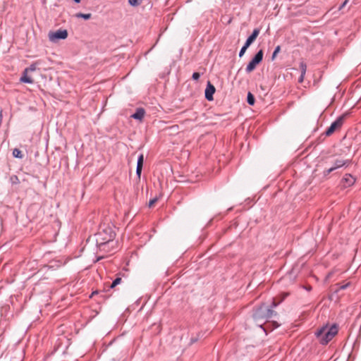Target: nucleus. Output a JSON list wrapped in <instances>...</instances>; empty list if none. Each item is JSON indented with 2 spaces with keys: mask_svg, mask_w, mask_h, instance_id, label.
<instances>
[{
  "mask_svg": "<svg viewBox=\"0 0 361 361\" xmlns=\"http://www.w3.org/2000/svg\"><path fill=\"white\" fill-rule=\"evenodd\" d=\"M275 315L276 312L274 310L262 305L254 310L252 317L256 324L262 328L264 323Z\"/></svg>",
  "mask_w": 361,
  "mask_h": 361,
  "instance_id": "nucleus-1",
  "label": "nucleus"
},
{
  "mask_svg": "<svg viewBox=\"0 0 361 361\" xmlns=\"http://www.w3.org/2000/svg\"><path fill=\"white\" fill-rule=\"evenodd\" d=\"M337 324H333L330 328L323 326L315 332L316 336L319 339V342L322 345H326L337 334Z\"/></svg>",
  "mask_w": 361,
  "mask_h": 361,
  "instance_id": "nucleus-2",
  "label": "nucleus"
},
{
  "mask_svg": "<svg viewBox=\"0 0 361 361\" xmlns=\"http://www.w3.org/2000/svg\"><path fill=\"white\" fill-rule=\"evenodd\" d=\"M115 233L110 227H105L97 234L96 241L99 246L112 242L115 238Z\"/></svg>",
  "mask_w": 361,
  "mask_h": 361,
  "instance_id": "nucleus-3",
  "label": "nucleus"
},
{
  "mask_svg": "<svg viewBox=\"0 0 361 361\" xmlns=\"http://www.w3.org/2000/svg\"><path fill=\"white\" fill-rule=\"evenodd\" d=\"M263 55L264 52L262 49H260L257 52L246 67L245 70L247 73H250L256 68L257 66L262 62Z\"/></svg>",
  "mask_w": 361,
  "mask_h": 361,
  "instance_id": "nucleus-4",
  "label": "nucleus"
},
{
  "mask_svg": "<svg viewBox=\"0 0 361 361\" xmlns=\"http://www.w3.org/2000/svg\"><path fill=\"white\" fill-rule=\"evenodd\" d=\"M345 119V116L342 115L336 118V121H334L331 126L326 129L324 134L326 136H330L337 129H339L341 128V126L343 124Z\"/></svg>",
  "mask_w": 361,
  "mask_h": 361,
  "instance_id": "nucleus-5",
  "label": "nucleus"
},
{
  "mask_svg": "<svg viewBox=\"0 0 361 361\" xmlns=\"http://www.w3.org/2000/svg\"><path fill=\"white\" fill-rule=\"evenodd\" d=\"M68 37V32L66 30H58L55 32H50L49 37L51 41L56 39H65Z\"/></svg>",
  "mask_w": 361,
  "mask_h": 361,
  "instance_id": "nucleus-6",
  "label": "nucleus"
},
{
  "mask_svg": "<svg viewBox=\"0 0 361 361\" xmlns=\"http://www.w3.org/2000/svg\"><path fill=\"white\" fill-rule=\"evenodd\" d=\"M215 91L214 86L210 82H208L204 92L205 98L208 101H212L214 99L213 94Z\"/></svg>",
  "mask_w": 361,
  "mask_h": 361,
  "instance_id": "nucleus-7",
  "label": "nucleus"
},
{
  "mask_svg": "<svg viewBox=\"0 0 361 361\" xmlns=\"http://www.w3.org/2000/svg\"><path fill=\"white\" fill-rule=\"evenodd\" d=\"M355 182V178L350 174H345L341 180L343 188H348L353 185Z\"/></svg>",
  "mask_w": 361,
  "mask_h": 361,
  "instance_id": "nucleus-8",
  "label": "nucleus"
},
{
  "mask_svg": "<svg viewBox=\"0 0 361 361\" xmlns=\"http://www.w3.org/2000/svg\"><path fill=\"white\" fill-rule=\"evenodd\" d=\"M350 163V161L348 159H336L334 161L332 166H331L334 171L341 168L344 166H348Z\"/></svg>",
  "mask_w": 361,
  "mask_h": 361,
  "instance_id": "nucleus-9",
  "label": "nucleus"
},
{
  "mask_svg": "<svg viewBox=\"0 0 361 361\" xmlns=\"http://www.w3.org/2000/svg\"><path fill=\"white\" fill-rule=\"evenodd\" d=\"M143 161H144V155L142 154H140L137 158V166H136V175L139 179L140 178V176H141V173H142Z\"/></svg>",
  "mask_w": 361,
  "mask_h": 361,
  "instance_id": "nucleus-10",
  "label": "nucleus"
},
{
  "mask_svg": "<svg viewBox=\"0 0 361 361\" xmlns=\"http://www.w3.org/2000/svg\"><path fill=\"white\" fill-rule=\"evenodd\" d=\"M145 114V111L142 108H138L136 111L131 116L132 118L136 120H142Z\"/></svg>",
  "mask_w": 361,
  "mask_h": 361,
  "instance_id": "nucleus-11",
  "label": "nucleus"
},
{
  "mask_svg": "<svg viewBox=\"0 0 361 361\" xmlns=\"http://www.w3.org/2000/svg\"><path fill=\"white\" fill-rule=\"evenodd\" d=\"M260 30L259 28H255L252 31V33L247 37V40L251 42V43L254 42L256 38L258 37L259 34Z\"/></svg>",
  "mask_w": 361,
  "mask_h": 361,
  "instance_id": "nucleus-12",
  "label": "nucleus"
},
{
  "mask_svg": "<svg viewBox=\"0 0 361 361\" xmlns=\"http://www.w3.org/2000/svg\"><path fill=\"white\" fill-rule=\"evenodd\" d=\"M20 81L22 82L28 83V84L33 83V80L30 77H28L27 75V73H25V71H23V74L21 76Z\"/></svg>",
  "mask_w": 361,
  "mask_h": 361,
  "instance_id": "nucleus-13",
  "label": "nucleus"
},
{
  "mask_svg": "<svg viewBox=\"0 0 361 361\" xmlns=\"http://www.w3.org/2000/svg\"><path fill=\"white\" fill-rule=\"evenodd\" d=\"M75 17L79 18H83L85 20H89L92 17L91 13H78L75 14Z\"/></svg>",
  "mask_w": 361,
  "mask_h": 361,
  "instance_id": "nucleus-14",
  "label": "nucleus"
},
{
  "mask_svg": "<svg viewBox=\"0 0 361 361\" xmlns=\"http://www.w3.org/2000/svg\"><path fill=\"white\" fill-rule=\"evenodd\" d=\"M255 102V99L254 95L251 92H248L247 96V104L252 106V105H254Z\"/></svg>",
  "mask_w": 361,
  "mask_h": 361,
  "instance_id": "nucleus-15",
  "label": "nucleus"
},
{
  "mask_svg": "<svg viewBox=\"0 0 361 361\" xmlns=\"http://www.w3.org/2000/svg\"><path fill=\"white\" fill-rule=\"evenodd\" d=\"M13 156L14 157L18 158V159H23V154L22 153V152L18 148H15L13 150Z\"/></svg>",
  "mask_w": 361,
  "mask_h": 361,
  "instance_id": "nucleus-16",
  "label": "nucleus"
},
{
  "mask_svg": "<svg viewBox=\"0 0 361 361\" xmlns=\"http://www.w3.org/2000/svg\"><path fill=\"white\" fill-rule=\"evenodd\" d=\"M299 66H300V69L301 73L302 75H305L306 71H307V65H306L305 62L300 61Z\"/></svg>",
  "mask_w": 361,
  "mask_h": 361,
  "instance_id": "nucleus-17",
  "label": "nucleus"
},
{
  "mask_svg": "<svg viewBox=\"0 0 361 361\" xmlns=\"http://www.w3.org/2000/svg\"><path fill=\"white\" fill-rule=\"evenodd\" d=\"M121 282V278L120 277H117L116 279H115L113 282L111 283V284L110 285V288H115L117 285L120 284Z\"/></svg>",
  "mask_w": 361,
  "mask_h": 361,
  "instance_id": "nucleus-18",
  "label": "nucleus"
},
{
  "mask_svg": "<svg viewBox=\"0 0 361 361\" xmlns=\"http://www.w3.org/2000/svg\"><path fill=\"white\" fill-rule=\"evenodd\" d=\"M142 0H128V4L132 6H137L142 3Z\"/></svg>",
  "mask_w": 361,
  "mask_h": 361,
  "instance_id": "nucleus-19",
  "label": "nucleus"
},
{
  "mask_svg": "<svg viewBox=\"0 0 361 361\" xmlns=\"http://www.w3.org/2000/svg\"><path fill=\"white\" fill-rule=\"evenodd\" d=\"M338 286V288L336 290V292H338L340 290H344L346 289L348 287L350 286V283L348 282L343 285L336 284Z\"/></svg>",
  "mask_w": 361,
  "mask_h": 361,
  "instance_id": "nucleus-20",
  "label": "nucleus"
},
{
  "mask_svg": "<svg viewBox=\"0 0 361 361\" xmlns=\"http://www.w3.org/2000/svg\"><path fill=\"white\" fill-rule=\"evenodd\" d=\"M280 50H281V47H280L279 45V46H277V47L275 48V49H274V52H273V54H272V56H271V60H272V61H274V60L275 59V58H276V55H277V54H278V53L280 51Z\"/></svg>",
  "mask_w": 361,
  "mask_h": 361,
  "instance_id": "nucleus-21",
  "label": "nucleus"
},
{
  "mask_svg": "<svg viewBox=\"0 0 361 361\" xmlns=\"http://www.w3.org/2000/svg\"><path fill=\"white\" fill-rule=\"evenodd\" d=\"M37 68V66L35 63L31 64L28 68H26L24 71L25 73H27L28 71H35Z\"/></svg>",
  "mask_w": 361,
  "mask_h": 361,
  "instance_id": "nucleus-22",
  "label": "nucleus"
},
{
  "mask_svg": "<svg viewBox=\"0 0 361 361\" xmlns=\"http://www.w3.org/2000/svg\"><path fill=\"white\" fill-rule=\"evenodd\" d=\"M333 171H334V170L331 167H330V168H329V169H328L324 170V171H323V176H324V177H326V176H329V174L330 173L333 172Z\"/></svg>",
  "mask_w": 361,
  "mask_h": 361,
  "instance_id": "nucleus-23",
  "label": "nucleus"
},
{
  "mask_svg": "<svg viewBox=\"0 0 361 361\" xmlns=\"http://www.w3.org/2000/svg\"><path fill=\"white\" fill-rule=\"evenodd\" d=\"M333 171H334V170L331 167H330V168H329V169H328L324 170V171H323V176H324V177H326V176H329V174L330 173L333 172Z\"/></svg>",
  "mask_w": 361,
  "mask_h": 361,
  "instance_id": "nucleus-24",
  "label": "nucleus"
},
{
  "mask_svg": "<svg viewBox=\"0 0 361 361\" xmlns=\"http://www.w3.org/2000/svg\"><path fill=\"white\" fill-rule=\"evenodd\" d=\"M200 77V74L197 72H195L193 73L192 75V78L194 80H199Z\"/></svg>",
  "mask_w": 361,
  "mask_h": 361,
  "instance_id": "nucleus-25",
  "label": "nucleus"
},
{
  "mask_svg": "<svg viewBox=\"0 0 361 361\" xmlns=\"http://www.w3.org/2000/svg\"><path fill=\"white\" fill-rule=\"evenodd\" d=\"M281 302V301H280V302H276V300H273V302H272V303H271V305H270V307H269V308H270V309L273 310V308H274V307H277V306L279 305V303H280Z\"/></svg>",
  "mask_w": 361,
  "mask_h": 361,
  "instance_id": "nucleus-26",
  "label": "nucleus"
},
{
  "mask_svg": "<svg viewBox=\"0 0 361 361\" xmlns=\"http://www.w3.org/2000/svg\"><path fill=\"white\" fill-rule=\"evenodd\" d=\"M246 50H247L246 49H245L244 47H242V48L240 49V52H239V57H242L244 55Z\"/></svg>",
  "mask_w": 361,
  "mask_h": 361,
  "instance_id": "nucleus-27",
  "label": "nucleus"
},
{
  "mask_svg": "<svg viewBox=\"0 0 361 361\" xmlns=\"http://www.w3.org/2000/svg\"><path fill=\"white\" fill-rule=\"evenodd\" d=\"M251 42H249L247 39H246L245 44L243 46L245 49H247L251 45Z\"/></svg>",
  "mask_w": 361,
  "mask_h": 361,
  "instance_id": "nucleus-28",
  "label": "nucleus"
},
{
  "mask_svg": "<svg viewBox=\"0 0 361 361\" xmlns=\"http://www.w3.org/2000/svg\"><path fill=\"white\" fill-rule=\"evenodd\" d=\"M251 42H249L247 39H246L245 44L243 46L245 49H247L251 45Z\"/></svg>",
  "mask_w": 361,
  "mask_h": 361,
  "instance_id": "nucleus-29",
  "label": "nucleus"
},
{
  "mask_svg": "<svg viewBox=\"0 0 361 361\" xmlns=\"http://www.w3.org/2000/svg\"><path fill=\"white\" fill-rule=\"evenodd\" d=\"M157 198L155 197V198H153L152 200H151L149 202V207H152L155 202H157Z\"/></svg>",
  "mask_w": 361,
  "mask_h": 361,
  "instance_id": "nucleus-30",
  "label": "nucleus"
},
{
  "mask_svg": "<svg viewBox=\"0 0 361 361\" xmlns=\"http://www.w3.org/2000/svg\"><path fill=\"white\" fill-rule=\"evenodd\" d=\"M305 75H302V73L300 74V77H299V78H298V82H299L300 83H301V82H303V80H304V78H305Z\"/></svg>",
  "mask_w": 361,
  "mask_h": 361,
  "instance_id": "nucleus-31",
  "label": "nucleus"
},
{
  "mask_svg": "<svg viewBox=\"0 0 361 361\" xmlns=\"http://www.w3.org/2000/svg\"><path fill=\"white\" fill-rule=\"evenodd\" d=\"M348 0H345L339 7V10H341L347 4Z\"/></svg>",
  "mask_w": 361,
  "mask_h": 361,
  "instance_id": "nucleus-32",
  "label": "nucleus"
},
{
  "mask_svg": "<svg viewBox=\"0 0 361 361\" xmlns=\"http://www.w3.org/2000/svg\"><path fill=\"white\" fill-rule=\"evenodd\" d=\"M307 291H310L312 290V286H305L304 287Z\"/></svg>",
  "mask_w": 361,
  "mask_h": 361,
  "instance_id": "nucleus-33",
  "label": "nucleus"
},
{
  "mask_svg": "<svg viewBox=\"0 0 361 361\" xmlns=\"http://www.w3.org/2000/svg\"><path fill=\"white\" fill-rule=\"evenodd\" d=\"M196 341H197V339H196V338H195H195H192V339H191V343H195V342H196Z\"/></svg>",
  "mask_w": 361,
  "mask_h": 361,
  "instance_id": "nucleus-34",
  "label": "nucleus"
},
{
  "mask_svg": "<svg viewBox=\"0 0 361 361\" xmlns=\"http://www.w3.org/2000/svg\"><path fill=\"white\" fill-rule=\"evenodd\" d=\"M73 1H74V2H75L77 4H79L81 1V0H73Z\"/></svg>",
  "mask_w": 361,
  "mask_h": 361,
  "instance_id": "nucleus-35",
  "label": "nucleus"
}]
</instances>
